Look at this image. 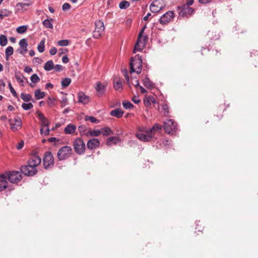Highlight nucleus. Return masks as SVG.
I'll return each instance as SVG.
<instances>
[{
  "label": "nucleus",
  "instance_id": "f257e3e1",
  "mask_svg": "<svg viewBox=\"0 0 258 258\" xmlns=\"http://www.w3.org/2000/svg\"><path fill=\"white\" fill-rule=\"evenodd\" d=\"M142 64L143 61L141 56L137 55L134 57H132L130 63L131 73L136 72L138 74H140L142 71Z\"/></svg>",
  "mask_w": 258,
  "mask_h": 258
},
{
  "label": "nucleus",
  "instance_id": "f03ea898",
  "mask_svg": "<svg viewBox=\"0 0 258 258\" xmlns=\"http://www.w3.org/2000/svg\"><path fill=\"white\" fill-rule=\"evenodd\" d=\"M37 114L41 125L40 134L41 135L48 136L50 132L49 129V124L50 122L40 112H37Z\"/></svg>",
  "mask_w": 258,
  "mask_h": 258
},
{
  "label": "nucleus",
  "instance_id": "7ed1b4c3",
  "mask_svg": "<svg viewBox=\"0 0 258 258\" xmlns=\"http://www.w3.org/2000/svg\"><path fill=\"white\" fill-rule=\"evenodd\" d=\"M43 164L45 169H52L54 165V160L50 151L46 152L43 157Z\"/></svg>",
  "mask_w": 258,
  "mask_h": 258
},
{
  "label": "nucleus",
  "instance_id": "20e7f679",
  "mask_svg": "<svg viewBox=\"0 0 258 258\" xmlns=\"http://www.w3.org/2000/svg\"><path fill=\"white\" fill-rule=\"evenodd\" d=\"M163 126L165 132L169 135L175 134L177 130V123L172 119L165 121Z\"/></svg>",
  "mask_w": 258,
  "mask_h": 258
},
{
  "label": "nucleus",
  "instance_id": "39448f33",
  "mask_svg": "<svg viewBox=\"0 0 258 258\" xmlns=\"http://www.w3.org/2000/svg\"><path fill=\"white\" fill-rule=\"evenodd\" d=\"M72 154V148L70 146H65L60 148L58 150L57 154V157L59 161H62L70 157Z\"/></svg>",
  "mask_w": 258,
  "mask_h": 258
},
{
  "label": "nucleus",
  "instance_id": "423d86ee",
  "mask_svg": "<svg viewBox=\"0 0 258 258\" xmlns=\"http://www.w3.org/2000/svg\"><path fill=\"white\" fill-rule=\"evenodd\" d=\"M75 151L77 154L82 155L85 151V144L83 140L80 138H76L73 143Z\"/></svg>",
  "mask_w": 258,
  "mask_h": 258
},
{
  "label": "nucleus",
  "instance_id": "0eeeda50",
  "mask_svg": "<svg viewBox=\"0 0 258 258\" xmlns=\"http://www.w3.org/2000/svg\"><path fill=\"white\" fill-rule=\"evenodd\" d=\"M176 9L178 12L179 17H188L190 16L194 12V9L184 5L178 6L176 7Z\"/></svg>",
  "mask_w": 258,
  "mask_h": 258
},
{
  "label": "nucleus",
  "instance_id": "6e6552de",
  "mask_svg": "<svg viewBox=\"0 0 258 258\" xmlns=\"http://www.w3.org/2000/svg\"><path fill=\"white\" fill-rule=\"evenodd\" d=\"M95 28L93 32V37L95 39L99 38L103 34L105 30L104 23L102 21L99 20L95 23Z\"/></svg>",
  "mask_w": 258,
  "mask_h": 258
},
{
  "label": "nucleus",
  "instance_id": "1a4fd4ad",
  "mask_svg": "<svg viewBox=\"0 0 258 258\" xmlns=\"http://www.w3.org/2000/svg\"><path fill=\"white\" fill-rule=\"evenodd\" d=\"M7 176L9 181L13 183H17L22 179L21 172L17 171H12L7 172Z\"/></svg>",
  "mask_w": 258,
  "mask_h": 258
},
{
  "label": "nucleus",
  "instance_id": "9d476101",
  "mask_svg": "<svg viewBox=\"0 0 258 258\" xmlns=\"http://www.w3.org/2000/svg\"><path fill=\"white\" fill-rule=\"evenodd\" d=\"M165 5L163 0H154L150 6V9L152 13H157L162 10Z\"/></svg>",
  "mask_w": 258,
  "mask_h": 258
},
{
  "label": "nucleus",
  "instance_id": "9b49d317",
  "mask_svg": "<svg viewBox=\"0 0 258 258\" xmlns=\"http://www.w3.org/2000/svg\"><path fill=\"white\" fill-rule=\"evenodd\" d=\"M21 172L27 176H33L37 173L38 170L28 164V165H22L20 167Z\"/></svg>",
  "mask_w": 258,
  "mask_h": 258
},
{
  "label": "nucleus",
  "instance_id": "f8f14e48",
  "mask_svg": "<svg viewBox=\"0 0 258 258\" xmlns=\"http://www.w3.org/2000/svg\"><path fill=\"white\" fill-rule=\"evenodd\" d=\"M174 17V13L173 11H169L163 15L159 19L160 24H166L168 23Z\"/></svg>",
  "mask_w": 258,
  "mask_h": 258
},
{
  "label": "nucleus",
  "instance_id": "ddd939ff",
  "mask_svg": "<svg viewBox=\"0 0 258 258\" xmlns=\"http://www.w3.org/2000/svg\"><path fill=\"white\" fill-rule=\"evenodd\" d=\"M136 136L140 140L144 142L150 141L153 137V134L149 130H147L145 134L141 132L137 133Z\"/></svg>",
  "mask_w": 258,
  "mask_h": 258
},
{
  "label": "nucleus",
  "instance_id": "4468645a",
  "mask_svg": "<svg viewBox=\"0 0 258 258\" xmlns=\"http://www.w3.org/2000/svg\"><path fill=\"white\" fill-rule=\"evenodd\" d=\"M41 162V158L37 155H32L27 161V163L34 168H36Z\"/></svg>",
  "mask_w": 258,
  "mask_h": 258
},
{
  "label": "nucleus",
  "instance_id": "2eb2a0df",
  "mask_svg": "<svg viewBox=\"0 0 258 258\" xmlns=\"http://www.w3.org/2000/svg\"><path fill=\"white\" fill-rule=\"evenodd\" d=\"M9 121L10 123L11 129L14 132L18 131L19 128H20L22 124L21 119L19 116H16L14 118V123L11 122L12 119H10Z\"/></svg>",
  "mask_w": 258,
  "mask_h": 258
},
{
  "label": "nucleus",
  "instance_id": "dca6fc26",
  "mask_svg": "<svg viewBox=\"0 0 258 258\" xmlns=\"http://www.w3.org/2000/svg\"><path fill=\"white\" fill-rule=\"evenodd\" d=\"M229 104H226V103L220 105L215 111L214 115L216 116L219 119H221L223 116V113L224 111L227 107H229Z\"/></svg>",
  "mask_w": 258,
  "mask_h": 258
},
{
  "label": "nucleus",
  "instance_id": "f3484780",
  "mask_svg": "<svg viewBox=\"0 0 258 258\" xmlns=\"http://www.w3.org/2000/svg\"><path fill=\"white\" fill-rule=\"evenodd\" d=\"M20 48L17 51L21 54L24 55L27 51L28 43L25 38L22 39L19 41Z\"/></svg>",
  "mask_w": 258,
  "mask_h": 258
},
{
  "label": "nucleus",
  "instance_id": "a211bd4d",
  "mask_svg": "<svg viewBox=\"0 0 258 258\" xmlns=\"http://www.w3.org/2000/svg\"><path fill=\"white\" fill-rule=\"evenodd\" d=\"M146 28V26H145L144 27H143L141 31H140L137 40L135 43L134 49V52H135V51H141V48L140 47V41H141V39H142V36L145 29Z\"/></svg>",
  "mask_w": 258,
  "mask_h": 258
},
{
  "label": "nucleus",
  "instance_id": "6ab92c4d",
  "mask_svg": "<svg viewBox=\"0 0 258 258\" xmlns=\"http://www.w3.org/2000/svg\"><path fill=\"white\" fill-rule=\"evenodd\" d=\"M100 142L99 140L96 138H93L89 140L87 143V147L90 150L96 149L99 146Z\"/></svg>",
  "mask_w": 258,
  "mask_h": 258
},
{
  "label": "nucleus",
  "instance_id": "aec40b11",
  "mask_svg": "<svg viewBox=\"0 0 258 258\" xmlns=\"http://www.w3.org/2000/svg\"><path fill=\"white\" fill-rule=\"evenodd\" d=\"M95 90L97 91L98 96L100 97L105 93L106 86L101 82H98L96 84Z\"/></svg>",
  "mask_w": 258,
  "mask_h": 258
},
{
  "label": "nucleus",
  "instance_id": "412c9836",
  "mask_svg": "<svg viewBox=\"0 0 258 258\" xmlns=\"http://www.w3.org/2000/svg\"><path fill=\"white\" fill-rule=\"evenodd\" d=\"M78 102L83 104H87L90 101V97L86 95L83 92H80L78 94Z\"/></svg>",
  "mask_w": 258,
  "mask_h": 258
},
{
  "label": "nucleus",
  "instance_id": "4be33fe9",
  "mask_svg": "<svg viewBox=\"0 0 258 258\" xmlns=\"http://www.w3.org/2000/svg\"><path fill=\"white\" fill-rule=\"evenodd\" d=\"M15 78L18 82L22 86H24L25 82H28V80L20 72H17L15 74Z\"/></svg>",
  "mask_w": 258,
  "mask_h": 258
},
{
  "label": "nucleus",
  "instance_id": "5701e85b",
  "mask_svg": "<svg viewBox=\"0 0 258 258\" xmlns=\"http://www.w3.org/2000/svg\"><path fill=\"white\" fill-rule=\"evenodd\" d=\"M207 36L208 39L213 41L217 40L220 38L219 33L213 30L209 31Z\"/></svg>",
  "mask_w": 258,
  "mask_h": 258
},
{
  "label": "nucleus",
  "instance_id": "b1692460",
  "mask_svg": "<svg viewBox=\"0 0 258 258\" xmlns=\"http://www.w3.org/2000/svg\"><path fill=\"white\" fill-rule=\"evenodd\" d=\"M143 84L147 88L152 89L155 88V84L147 76L143 80Z\"/></svg>",
  "mask_w": 258,
  "mask_h": 258
},
{
  "label": "nucleus",
  "instance_id": "393cba45",
  "mask_svg": "<svg viewBox=\"0 0 258 258\" xmlns=\"http://www.w3.org/2000/svg\"><path fill=\"white\" fill-rule=\"evenodd\" d=\"M76 130V125L73 124H69L65 127L64 132L66 134H73Z\"/></svg>",
  "mask_w": 258,
  "mask_h": 258
},
{
  "label": "nucleus",
  "instance_id": "a878e982",
  "mask_svg": "<svg viewBox=\"0 0 258 258\" xmlns=\"http://www.w3.org/2000/svg\"><path fill=\"white\" fill-rule=\"evenodd\" d=\"M250 56L253 64L255 67H256L257 65L258 64V51L253 50L252 52H251Z\"/></svg>",
  "mask_w": 258,
  "mask_h": 258
},
{
  "label": "nucleus",
  "instance_id": "bb28decb",
  "mask_svg": "<svg viewBox=\"0 0 258 258\" xmlns=\"http://www.w3.org/2000/svg\"><path fill=\"white\" fill-rule=\"evenodd\" d=\"M124 112L120 110V109H115L114 110H112L110 114L112 116H114L117 118H120L122 116Z\"/></svg>",
  "mask_w": 258,
  "mask_h": 258
},
{
  "label": "nucleus",
  "instance_id": "cd10ccee",
  "mask_svg": "<svg viewBox=\"0 0 258 258\" xmlns=\"http://www.w3.org/2000/svg\"><path fill=\"white\" fill-rule=\"evenodd\" d=\"M101 134L100 130H94L93 131L89 130L86 134V136L88 137H98Z\"/></svg>",
  "mask_w": 258,
  "mask_h": 258
},
{
  "label": "nucleus",
  "instance_id": "c85d7f7f",
  "mask_svg": "<svg viewBox=\"0 0 258 258\" xmlns=\"http://www.w3.org/2000/svg\"><path fill=\"white\" fill-rule=\"evenodd\" d=\"M119 141H120V140L118 137H111L107 139L106 144L108 146H110L113 144H117Z\"/></svg>",
  "mask_w": 258,
  "mask_h": 258
},
{
  "label": "nucleus",
  "instance_id": "c756f323",
  "mask_svg": "<svg viewBox=\"0 0 258 258\" xmlns=\"http://www.w3.org/2000/svg\"><path fill=\"white\" fill-rule=\"evenodd\" d=\"M161 113L164 116H168L169 114V108L168 105L166 103H164L161 105Z\"/></svg>",
  "mask_w": 258,
  "mask_h": 258
},
{
  "label": "nucleus",
  "instance_id": "7c9ffc66",
  "mask_svg": "<svg viewBox=\"0 0 258 258\" xmlns=\"http://www.w3.org/2000/svg\"><path fill=\"white\" fill-rule=\"evenodd\" d=\"M12 14V12L7 9L0 10V18L3 19L5 17L10 16Z\"/></svg>",
  "mask_w": 258,
  "mask_h": 258
},
{
  "label": "nucleus",
  "instance_id": "2f4dec72",
  "mask_svg": "<svg viewBox=\"0 0 258 258\" xmlns=\"http://www.w3.org/2000/svg\"><path fill=\"white\" fill-rule=\"evenodd\" d=\"M53 21L52 19H46L44 20L43 22V25L47 28H50L52 29L53 28V25L52 24V22Z\"/></svg>",
  "mask_w": 258,
  "mask_h": 258
},
{
  "label": "nucleus",
  "instance_id": "473e14b6",
  "mask_svg": "<svg viewBox=\"0 0 258 258\" xmlns=\"http://www.w3.org/2000/svg\"><path fill=\"white\" fill-rule=\"evenodd\" d=\"M101 132L104 136H108L110 135L113 134V131L109 127H105L101 128Z\"/></svg>",
  "mask_w": 258,
  "mask_h": 258
},
{
  "label": "nucleus",
  "instance_id": "72a5a7b5",
  "mask_svg": "<svg viewBox=\"0 0 258 258\" xmlns=\"http://www.w3.org/2000/svg\"><path fill=\"white\" fill-rule=\"evenodd\" d=\"M54 64L53 61L50 60L47 61L44 64V69L46 71H50L53 69Z\"/></svg>",
  "mask_w": 258,
  "mask_h": 258
},
{
  "label": "nucleus",
  "instance_id": "f704fd0d",
  "mask_svg": "<svg viewBox=\"0 0 258 258\" xmlns=\"http://www.w3.org/2000/svg\"><path fill=\"white\" fill-rule=\"evenodd\" d=\"M162 125L159 124H158V123H156L152 127H151V128H150V130H149L150 131V132L153 134V136H154V134H155V133L156 132V131H159V130H161V128H162Z\"/></svg>",
  "mask_w": 258,
  "mask_h": 258
},
{
  "label": "nucleus",
  "instance_id": "c9c22d12",
  "mask_svg": "<svg viewBox=\"0 0 258 258\" xmlns=\"http://www.w3.org/2000/svg\"><path fill=\"white\" fill-rule=\"evenodd\" d=\"M35 97L36 99L39 100L44 98L45 96V93L44 92H41L40 89H37L35 91L34 93Z\"/></svg>",
  "mask_w": 258,
  "mask_h": 258
},
{
  "label": "nucleus",
  "instance_id": "e433bc0d",
  "mask_svg": "<svg viewBox=\"0 0 258 258\" xmlns=\"http://www.w3.org/2000/svg\"><path fill=\"white\" fill-rule=\"evenodd\" d=\"M71 83V79L69 78L63 79L61 82V85L63 88L68 87Z\"/></svg>",
  "mask_w": 258,
  "mask_h": 258
},
{
  "label": "nucleus",
  "instance_id": "4c0bfd02",
  "mask_svg": "<svg viewBox=\"0 0 258 258\" xmlns=\"http://www.w3.org/2000/svg\"><path fill=\"white\" fill-rule=\"evenodd\" d=\"M207 52H208L209 56L212 58H214L215 56L220 55V53L217 49H212L210 50V49L208 48L207 49Z\"/></svg>",
  "mask_w": 258,
  "mask_h": 258
},
{
  "label": "nucleus",
  "instance_id": "58836bf2",
  "mask_svg": "<svg viewBox=\"0 0 258 258\" xmlns=\"http://www.w3.org/2000/svg\"><path fill=\"white\" fill-rule=\"evenodd\" d=\"M14 52V49L12 46H8L5 50L6 58L8 60L9 57L12 55Z\"/></svg>",
  "mask_w": 258,
  "mask_h": 258
},
{
  "label": "nucleus",
  "instance_id": "ea45409f",
  "mask_svg": "<svg viewBox=\"0 0 258 258\" xmlns=\"http://www.w3.org/2000/svg\"><path fill=\"white\" fill-rule=\"evenodd\" d=\"M148 41V36L147 35L142 36L141 41H140V47L141 48V51L145 46Z\"/></svg>",
  "mask_w": 258,
  "mask_h": 258
},
{
  "label": "nucleus",
  "instance_id": "a19ab883",
  "mask_svg": "<svg viewBox=\"0 0 258 258\" xmlns=\"http://www.w3.org/2000/svg\"><path fill=\"white\" fill-rule=\"evenodd\" d=\"M21 98L23 100L26 102L32 100V96L30 94H25L24 93L21 94Z\"/></svg>",
  "mask_w": 258,
  "mask_h": 258
},
{
  "label": "nucleus",
  "instance_id": "79ce46f5",
  "mask_svg": "<svg viewBox=\"0 0 258 258\" xmlns=\"http://www.w3.org/2000/svg\"><path fill=\"white\" fill-rule=\"evenodd\" d=\"M130 3L126 1H122L119 4L120 9H126L130 7Z\"/></svg>",
  "mask_w": 258,
  "mask_h": 258
},
{
  "label": "nucleus",
  "instance_id": "37998d69",
  "mask_svg": "<svg viewBox=\"0 0 258 258\" xmlns=\"http://www.w3.org/2000/svg\"><path fill=\"white\" fill-rule=\"evenodd\" d=\"M27 29H28L27 26L23 25V26H20L18 27L17 28L16 31L18 33L23 34L26 32Z\"/></svg>",
  "mask_w": 258,
  "mask_h": 258
},
{
  "label": "nucleus",
  "instance_id": "c03bdc74",
  "mask_svg": "<svg viewBox=\"0 0 258 258\" xmlns=\"http://www.w3.org/2000/svg\"><path fill=\"white\" fill-rule=\"evenodd\" d=\"M86 121H90L92 123H98L99 120L97 119L95 117L92 116H86L84 118Z\"/></svg>",
  "mask_w": 258,
  "mask_h": 258
},
{
  "label": "nucleus",
  "instance_id": "a18cd8bd",
  "mask_svg": "<svg viewBox=\"0 0 258 258\" xmlns=\"http://www.w3.org/2000/svg\"><path fill=\"white\" fill-rule=\"evenodd\" d=\"M8 43L7 37L4 35H0V45L2 46H6Z\"/></svg>",
  "mask_w": 258,
  "mask_h": 258
},
{
  "label": "nucleus",
  "instance_id": "49530a36",
  "mask_svg": "<svg viewBox=\"0 0 258 258\" xmlns=\"http://www.w3.org/2000/svg\"><path fill=\"white\" fill-rule=\"evenodd\" d=\"M45 40H42L38 44L37 46V49L39 52H43L44 51L45 47Z\"/></svg>",
  "mask_w": 258,
  "mask_h": 258
},
{
  "label": "nucleus",
  "instance_id": "de8ad7c7",
  "mask_svg": "<svg viewBox=\"0 0 258 258\" xmlns=\"http://www.w3.org/2000/svg\"><path fill=\"white\" fill-rule=\"evenodd\" d=\"M122 105L126 109H131L134 107L133 104L129 101H123Z\"/></svg>",
  "mask_w": 258,
  "mask_h": 258
},
{
  "label": "nucleus",
  "instance_id": "09e8293b",
  "mask_svg": "<svg viewBox=\"0 0 258 258\" xmlns=\"http://www.w3.org/2000/svg\"><path fill=\"white\" fill-rule=\"evenodd\" d=\"M7 179H8L7 173L6 174H3L0 175V183L3 184H8V182L7 181Z\"/></svg>",
  "mask_w": 258,
  "mask_h": 258
},
{
  "label": "nucleus",
  "instance_id": "8fccbe9b",
  "mask_svg": "<svg viewBox=\"0 0 258 258\" xmlns=\"http://www.w3.org/2000/svg\"><path fill=\"white\" fill-rule=\"evenodd\" d=\"M22 107L25 110H28L33 107V105L31 102L28 103H24L22 104Z\"/></svg>",
  "mask_w": 258,
  "mask_h": 258
},
{
  "label": "nucleus",
  "instance_id": "3c124183",
  "mask_svg": "<svg viewBox=\"0 0 258 258\" xmlns=\"http://www.w3.org/2000/svg\"><path fill=\"white\" fill-rule=\"evenodd\" d=\"M78 130L82 136L85 135L86 133L85 132L87 130V126L85 125H81L78 127Z\"/></svg>",
  "mask_w": 258,
  "mask_h": 258
},
{
  "label": "nucleus",
  "instance_id": "603ef678",
  "mask_svg": "<svg viewBox=\"0 0 258 258\" xmlns=\"http://www.w3.org/2000/svg\"><path fill=\"white\" fill-rule=\"evenodd\" d=\"M30 79L32 82L33 83H37L40 81V78L36 74H33Z\"/></svg>",
  "mask_w": 258,
  "mask_h": 258
},
{
  "label": "nucleus",
  "instance_id": "864d4df0",
  "mask_svg": "<svg viewBox=\"0 0 258 258\" xmlns=\"http://www.w3.org/2000/svg\"><path fill=\"white\" fill-rule=\"evenodd\" d=\"M8 86H9V88L10 89V91L11 92V93L12 94L13 96L15 98H18V95L16 92V91L15 90V89L12 86L11 82L9 83Z\"/></svg>",
  "mask_w": 258,
  "mask_h": 258
},
{
  "label": "nucleus",
  "instance_id": "5fc2aeb1",
  "mask_svg": "<svg viewBox=\"0 0 258 258\" xmlns=\"http://www.w3.org/2000/svg\"><path fill=\"white\" fill-rule=\"evenodd\" d=\"M55 99L53 98L49 97L47 99V104L48 106L52 107L55 105Z\"/></svg>",
  "mask_w": 258,
  "mask_h": 258
},
{
  "label": "nucleus",
  "instance_id": "6e6d98bb",
  "mask_svg": "<svg viewBox=\"0 0 258 258\" xmlns=\"http://www.w3.org/2000/svg\"><path fill=\"white\" fill-rule=\"evenodd\" d=\"M57 44L60 46H66L69 45V41L66 39L61 40L58 41Z\"/></svg>",
  "mask_w": 258,
  "mask_h": 258
},
{
  "label": "nucleus",
  "instance_id": "4d7b16f0",
  "mask_svg": "<svg viewBox=\"0 0 258 258\" xmlns=\"http://www.w3.org/2000/svg\"><path fill=\"white\" fill-rule=\"evenodd\" d=\"M114 87L115 90H118L119 89H122V83L120 80L117 81L114 84Z\"/></svg>",
  "mask_w": 258,
  "mask_h": 258
},
{
  "label": "nucleus",
  "instance_id": "13d9d810",
  "mask_svg": "<svg viewBox=\"0 0 258 258\" xmlns=\"http://www.w3.org/2000/svg\"><path fill=\"white\" fill-rule=\"evenodd\" d=\"M131 83L136 87L140 86L139 80L137 78H132Z\"/></svg>",
  "mask_w": 258,
  "mask_h": 258
},
{
  "label": "nucleus",
  "instance_id": "bf43d9fd",
  "mask_svg": "<svg viewBox=\"0 0 258 258\" xmlns=\"http://www.w3.org/2000/svg\"><path fill=\"white\" fill-rule=\"evenodd\" d=\"M67 102H68L67 98L64 96L62 97L61 98V107H64L66 105Z\"/></svg>",
  "mask_w": 258,
  "mask_h": 258
},
{
  "label": "nucleus",
  "instance_id": "052dcab7",
  "mask_svg": "<svg viewBox=\"0 0 258 258\" xmlns=\"http://www.w3.org/2000/svg\"><path fill=\"white\" fill-rule=\"evenodd\" d=\"M53 69L56 72H60L63 70V67L60 64H56L54 66Z\"/></svg>",
  "mask_w": 258,
  "mask_h": 258
},
{
  "label": "nucleus",
  "instance_id": "680f3d73",
  "mask_svg": "<svg viewBox=\"0 0 258 258\" xmlns=\"http://www.w3.org/2000/svg\"><path fill=\"white\" fill-rule=\"evenodd\" d=\"M5 86L6 83L4 82V80H0V92H2L4 90Z\"/></svg>",
  "mask_w": 258,
  "mask_h": 258
},
{
  "label": "nucleus",
  "instance_id": "e2e57ef3",
  "mask_svg": "<svg viewBox=\"0 0 258 258\" xmlns=\"http://www.w3.org/2000/svg\"><path fill=\"white\" fill-rule=\"evenodd\" d=\"M124 76V78H125V80L126 81L127 83L128 84V86L131 88V83L130 82V78L127 74V72L126 70L125 71V74Z\"/></svg>",
  "mask_w": 258,
  "mask_h": 258
},
{
  "label": "nucleus",
  "instance_id": "0e129e2a",
  "mask_svg": "<svg viewBox=\"0 0 258 258\" xmlns=\"http://www.w3.org/2000/svg\"><path fill=\"white\" fill-rule=\"evenodd\" d=\"M71 8V5L67 3H64L62 7V9L63 11H66L70 9Z\"/></svg>",
  "mask_w": 258,
  "mask_h": 258
},
{
  "label": "nucleus",
  "instance_id": "69168bd1",
  "mask_svg": "<svg viewBox=\"0 0 258 258\" xmlns=\"http://www.w3.org/2000/svg\"><path fill=\"white\" fill-rule=\"evenodd\" d=\"M56 52L57 49L54 47H52L49 50V53L52 55L55 54L56 53Z\"/></svg>",
  "mask_w": 258,
  "mask_h": 258
},
{
  "label": "nucleus",
  "instance_id": "338daca9",
  "mask_svg": "<svg viewBox=\"0 0 258 258\" xmlns=\"http://www.w3.org/2000/svg\"><path fill=\"white\" fill-rule=\"evenodd\" d=\"M132 100L136 104H138L141 102L140 99H139L138 97L136 96H134L132 98Z\"/></svg>",
  "mask_w": 258,
  "mask_h": 258
},
{
  "label": "nucleus",
  "instance_id": "774afa93",
  "mask_svg": "<svg viewBox=\"0 0 258 258\" xmlns=\"http://www.w3.org/2000/svg\"><path fill=\"white\" fill-rule=\"evenodd\" d=\"M24 145V142L23 141H22L21 142L19 143V144L17 146V149L18 150L21 149L23 147Z\"/></svg>",
  "mask_w": 258,
  "mask_h": 258
}]
</instances>
